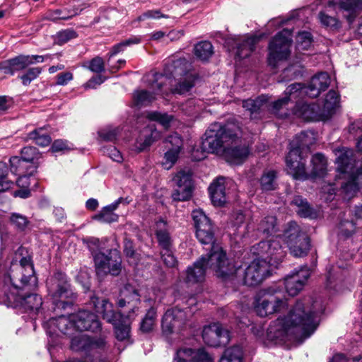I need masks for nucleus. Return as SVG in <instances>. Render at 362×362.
I'll return each instance as SVG.
<instances>
[{"instance_id":"11","label":"nucleus","mask_w":362,"mask_h":362,"mask_svg":"<svg viewBox=\"0 0 362 362\" xmlns=\"http://www.w3.org/2000/svg\"><path fill=\"white\" fill-rule=\"evenodd\" d=\"M281 238L276 237L275 239L261 241L252 247V252L262 261H266L269 267H276L286 255L281 245Z\"/></svg>"},{"instance_id":"45","label":"nucleus","mask_w":362,"mask_h":362,"mask_svg":"<svg viewBox=\"0 0 362 362\" xmlns=\"http://www.w3.org/2000/svg\"><path fill=\"white\" fill-rule=\"evenodd\" d=\"M157 317L156 309L151 307L146 313L144 317L141 322L140 329L143 332H151L155 325Z\"/></svg>"},{"instance_id":"39","label":"nucleus","mask_w":362,"mask_h":362,"mask_svg":"<svg viewBox=\"0 0 362 362\" xmlns=\"http://www.w3.org/2000/svg\"><path fill=\"white\" fill-rule=\"evenodd\" d=\"M28 140H32L40 146H47L51 143V137L47 130L43 128L36 129L28 134Z\"/></svg>"},{"instance_id":"3","label":"nucleus","mask_w":362,"mask_h":362,"mask_svg":"<svg viewBox=\"0 0 362 362\" xmlns=\"http://www.w3.org/2000/svg\"><path fill=\"white\" fill-rule=\"evenodd\" d=\"M207 268L214 270L216 276L224 281L233 279L240 270V266L226 257L221 246L215 245L206 255H202L192 266L188 267L185 283L192 285L203 281Z\"/></svg>"},{"instance_id":"47","label":"nucleus","mask_w":362,"mask_h":362,"mask_svg":"<svg viewBox=\"0 0 362 362\" xmlns=\"http://www.w3.org/2000/svg\"><path fill=\"white\" fill-rule=\"evenodd\" d=\"M276 173L274 170L264 171L260 179L262 189L265 191L273 190L276 186Z\"/></svg>"},{"instance_id":"38","label":"nucleus","mask_w":362,"mask_h":362,"mask_svg":"<svg viewBox=\"0 0 362 362\" xmlns=\"http://www.w3.org/2000/svg\"><path fill=\"white\" fill-rule=\"evenodd\" d=\"M313 169L310 172V176L313 177H323L327 170V159L321 153H316L311 160Z\"/></svg>"},{"instance_id":"27","label":"nucleus","mask_w":362,"mask_h":362,"mask_svg":"<svg viewBox=\"0 0 362 362\" xmlns=\"http://www.w3.org/2000/svg\"><path fill=\"white\" fill-rule=\"evenodd\" d=\"M76 332L90 330L97 332L100 329V322L97 316L88 310H79L72 314Z\"/></svg>"},{"instance_id":"54","label":"nucleus","mask_w":362,"mask_h":362,"mask_svg":"<svg viewBox=\"0 0 362 362\" xmlns=\"http://www.w3.org/2000/svg\"><path fill=\"white\" fill-rule=\"evenodd\" d=\"M8 167L5 163L0 162V191H6L11 187L13 182L8 180Z\"/></svg>"},{"instance_id":"7","label":"nucleus","mask_w":362,"mask_h":362,"mask_svg":"<svg viewBox=\"0 0 362 362\" xmlns=\"http://www.w3.org/2000/svg\"><path fill=\"white\" fill-rule=\"evenodd\" d=\"M235 131H239V126L235 123L228 122L222 125L216 122L211 124L202 141L203 151L223 155L229 141L235 136Z\"/></svg>"},{"instance_id":"12","label":"nucleus","mask_w":362,"mask_h":362,"mask_svg":"<svg viewBox=\"0 0 362 362\" xmlns=\"http://www.w3.org/2000/svg\"><path fill=\"white\" fill-rule=\"evenodd\" d=\"M291 254L296 257H303L307 255L310 244L308 236L300 231L296 223H291L283 234Z\"/></svg>"},{"instance_id":"49","label":"nucleus","mask_w":362,"mask_h":362,"mask_svg":"<svg viewBox=\"0 0 362 362\" xmlns=\"http://www.w3.org/2000/svg\"><path fill=\"white\" fill-rule=\"evenodd\" d=\"M141 42V38L138 36L131 37L112 47L110 52V57L117 54L118 53L123 52L124 49L130 45L139 44Z\"/></svg>"},{"instance_id":"20","label":"nucleus","mask_w":362,"mask_h":362,"mask_svg":"<svg viewBox=\"0 0 362 362\" xmlns=\"http://www.w3.org/2000/svg\"><path fill=\"white\" fill-rule=\"evenodd\" d=\"M239 131H235V136L230 139L226 148L224 149L223 156L226 160L231 164L239 165L243 163L249 155L250 151L247 146L242 144L239 139Z\"/></svg>"},{"instance_id":"6","label":"nucleus","mask_w":362,"mask_h":362,"mask_svg":"<svg viewBox=\"0 0 362 362\" xmlns=\"http://www.w3.org/2000/svg\"><path fill=\"white\" fill-rule=\"evenodd\" d=\"M314 143L312 132H302L290 142L289 152L286 158L288 173L296 180H306L309 175L305 171V163L301 153L308 151Z\"/></svg>"},{"instance_id":"16","label":"nucleus","mask_w":362,"mask_h":362,"mask_svg":"<svg viewBox=\"0 0 362 362\" xmlns=\"http://www.w3.org/2000/svg\"><path fill=\"white\" fill-rule=\"evenodd\" d=\"M186 313L177 308L168 309L164 314L161 327L163 334L169 337L173 333L181 334L187 327Z\"/></svg>"},{"instance_id":"59","label":"nucleus","mask_w":362,"mask_h":362,"mask_svg":"<svg viewBox=\"0 0 362 362\" xmlns=\"http://www.w3.org/2000/svg\"><path fill=\"white\" fill-rule=\"evenodd\" d=\"M118 134L117 128H107L99 131L100 138L105 141H113L117 139Z\"/></svg>"},{"instance_id":"21","label":"nucleus","mask_w":362,"mask_h":362,"mask_svg":"<svg viewBox=\"0 0 362 362\" xmlns=\"http://www.w3.org/2000/svg\"><path fill=\"white\" fill-rule=\"evenodd\" d=\"M306 87L304 88L301 83H293L288 86L285 90L286 96L279 99L272 104V112L279 117H286L289 115L286 106L292 98H297L302 93H305Z\"/></svg>"},{"instance_id":"53","label":"nucleus","mask_w":362,"mask_h":362,"mask_svg":"<svg viewBox=\"0 0 362 362\" xmlns=\"http://www.w3.org/2000/svg\"><path fill=\"white\" fill-rule=\"evenodd\" d=\"M119 216L109 211L107 209L103 207L101 211L94 216V219L98 220L102 223H111L118 221Z\"/></svg>"},{"instance_id":"1","label":"nucleus","mask_w":362,"mask_h":362,"mask_svg":"<svg viewBox=\"0 0 362 362\" xmlns=\"http://www.w3.org/2000/svg\"><path fill=\"white\" fill-rule=\"evenodd\" d=\"M4 281V302L8 305L20 306L25 312L35 314L39 312L42 305V298L36 293H21L23 291L30 293L37 288V278L29 255L22 257L19 264L12 263Z\"/></svg>"},{"instance_id":"28","label":"nucleus","mask_w":362,"mask_h":362,"mask_svg":"<svg viewBox=\"0 0 362 362\" xmlns=\"http://www.w3.org/2000/svg\"><path fill=\"white\" fill-rule=\"evenodd\" d=\"M154 74L148 79V86L152 91L149 90H136L134 93L133 100L136 106H144L151 104L156 98V95H163L166 89L161 87L158 89L156 82L153 81Z\"/></svg>"},{"instance_id":"19","label":"nucleus","mask_w":362,"mask_h":362,"mask_svg":"<svg viewBox=\"0 0 362 362\" xmlns=\"http://www.w3.org/2000/svg\"><path fill=\"white\" fill-rule=\"evenodd\" d=\"M270 274V267L266 261L257 258L253 260L245 269L244 274V284L253 286L260 284Z\"/></svg>"},{"instance_id":"44","label":"nucleus","mask_w":362,"mask_h":362,"mask_svg":"<svg viewBox=\"0 0 362 362\" xmlns=\"http://www.w3.org/2000/svg\"><path fill=\"white\" fill-rule=\"evenodd\" d=\"M243 359V351L240 346H232L224 351L220 359V362H241Z\"/></svg>"},{"instance_id":"13","label":"nucleus","mask_w":362,"mask_h":362,"mask_svg":"<svg viewBox=\"0 0 362 362\" xmlns=\"http://www.w3.org/2000/svg\"><path fill=\"white\" fill-rule=\"evenodd\" d=\"M260 298L257 300L255 311L258 315L265 317L284 309L287 303L280 291L269 288L260 293Z\"/></svg>"},{"instance_id":"29","label":"nucleus","mask_w":362,"mask_h":362,"mask_svg":"<svg viewBox=\"0 0 362 362\" xmlns=\"http://www.w3.org/2000/svg\"><path fill=\"white\" fill-rule=\"evenodd\" d=\"M90 303L95 308V311L109 323H115L119 318H122L121 313L115 312L113 305L105 299L100 300L99 298L94 296L90 298Z\"/></svg>"},{"instance_id":"17","label":"nucleus","mask_w":362,"mask_h":362,"mask_svg":"<svg viewBox=\"0 0 362 362\" xmlns=\"http://www.w3.org/2000/svg\"><path fill=\"white\" fill-rule=\"evenodd\" d=\"M194 227L196 228V237L202 245H211V248L215 243L214 228L211 220L201 209L194 210L192 213Z\"/></svg>"},{"instance_id":"22","label":"nucleus","mask_w":362,"mask_h":362,"mask_svg":"<svg viewBox=\"0 0 362 362\" xmlns=\"http://www.w3.org/2000/svg\"><path fill=\"white\" fill-rule=\"evenodd\" d=\"M310 276V271L307 266L294 269L284 279L286 292L291 296H295L303 288Z\"/></svg>"},{"instance_id":"8","label":"nucleus","mask_w":362,"mask_h":362,"mask_svg":"<svg viewBox=\"0 0 362 362\" xmlns=\"http://www.w3.org/2000/svg\"><path fill=\"white\" fill-rule=\"evenodd\" d=\"M326 4L325 10L321 11L318 14V19L321 25L330 29H336L339 26L337 18L330 16L327 11L337 8L346 12L344 16L351 23L356 16L362 10V0H324Z\"/></svg>"},{"instance_id":"40","label":"nucleus","mask_w":362,"mask_h":362,"mask_svg":"<svg viewBox=\"0 0 362 362\" xmlns=\"http://www.w3.org/2000/svg\"><path fill=\"white\" fill-rule=\"evenodd\" d=\"M195 56L202 61L208 60L214 54L213 46L209 41L197 43L194 48Z\"/></svg>"},{"instance_id":"64","label":"nucleus","mask_w":362,"mask_h":362,"mask_svg":"<svg viewBox=\"0 0 362 362\" xmlns=\"http://www.w3.org/2000/svg\"><path fill=\"white\" fill-rule=\"evenodd\" d=\"M103 153L107 154L114 161L119 163L122 160L121 153L115 146H110L104 148Z\"/></svg>"},{"instance_id":"46","label":"nucleus","mask_w":362,"mask_h":362,"mask_svg":"<svg viewBox=\"0 0 362 362\" xmlns=\"http://www.w3.org/2000/svg\"><path fill=\"white\" fill-rule=\"evenodd\" d=\"M146 117L151 121H156L158 122L165 129H168L170 127L171 122L173 120V115L167 113H161L157 111L148 112Z\"/></svg>"},{"instance_id":"5","label":"nucleus","mask_w":362,"mask_h":362,"mask_svg":"<svg viewBox=\"0 0 362 362\" xmlns=\"http://www.w3.org/2000/svg\"><path fill=\"white\" fill-rule=\"evenodd\" d=\"M172 78L177 80L173 91L178 94L189 92L194 86L198 78L197 74L191 70V65L185 59H178L165 64L164 73H155L153 81L156 82L158 89L165 88V93L171 86Z\"/></svg>"},{"instance_id":"36","label":"nucleus","mask_w":362,"mask_h":362,"mask_svg":"<svg viewBox=\"0 0 362 362\" xmlns=\"http://www.w3.org/2000/svg\"><path fill=\"white\" fill-rule=\"evenodd\" d=\"M165 226L166 223L162 220L156 223V235L161 251L173 249V240Z\"/></svg>"},{"instance_id":"41","label":"nucleus","mask_w":362,"mask_h":362,"mask_svg":"<svg viewBox=\"0 0 362 362\" xmlns=\"http://www.w3.org/2000/svg\"><path fill=\"white\" fill-rule=\"evenodd\" d=\"M276 218L273 216H265L259 223L257 230L263 235H272L277 230Z\"/></svg>"},{"instance_id":"35","label":"nucleus","mask_w":362,"mask_h":362,"mask_svg":"<svg viewBox=\"0 0 362 362\" xmlns=\"http://www.w3.org/2000/svg\"><path fill=\"white\" fill-rule=\"evenodd\" d=\"M262 35H250L237 44L236 56L240 59H244L250 55L254 51L256 44L260 40Z\"/></svg>"},{"instance_id":"24","label":"nucleus","mask_w":362,"mask_h":362,"mask_svg":"<svg viewBox=\"0 0 362 362\" xmlns=\"http://www.w3.org/2000/svg\"><path fill=\"white\" fill-rule=\"evenodd\" d=\"M173 181L175 183L172 194L173 200L184 202L189 199L192 195L191 175L185 171H180L175 175Z\"/></svg>"},{"instance_id":"43","label":"nucleus","mask_w":362,"mask_h":362,"mask_svg":"<svg viewBox=\"0 0 362 362\" xmlns=\"http://www.w3.org/2000/svg\"><path fill=\"white\" fill-rule=\"evenodd\" d=\"M267 99L266 96L262 95L255 100L248 99L243 101V107L248 110L251 116L257 113L266 104Z\"/></svg>"},{"instance_id":"15","label":"nucleus","mask_w":362,"mask_h":362,"mask_svg":"<svg viewBox=\"0 0 362 362\" xmlns=\"http://www.w3.org/2000/svg\"><path fill=\"white\" fill-rule=\"evenodd\" d=\"M106 342L104 337H90L86 334H78L71 337V349L75 351H84L95 356L104 352Z\"/></svg>"},{"instance_id":"32","label":"nucleus","mask_w":362,"mask_h":362,"mask_svg":"<svg viewBox=\"0 0 362 362\" xmlns=\"http://www.w3.org/2000/svg\"><path fill=\"white\" fill-rule=\"evenodd\" d=\"M224 183L225 178L219 177L209 187L211 199L215 206H221L226 202Z\"/></svg>"},{"instance_id":"55","label":"nucleus","mask_w":362,"mask_h":362,"mask_svg":"<svg viewBox=\"0 0 362 362\" xmlns=\"http://www.w3.org/2000/svg\"><path fill=\"white\" fill-rule=\"evenodd\" d=\"M29 59L28 55H18L11 59V65L16 71L23 70L30 65Z\"/></svg>"},{"instance_id":"61","label":"nucleus","mask_w":362,"mask_h":362,"mask_svg":"<svg viewBox=\"0 0 362 362\" xmlns=\"http://www.w3.org/2000/svg\"><path fill=\"white\" fill-rule=\"evenodd\" d=\"M25 163H32L36 158V148L31 146L24 147L21 150V156Z\"/></svg>"},{"instance_id":"18","label":"nucleus","mask_w":362,"mask_h":362,"mask_svg":"<svg viewBox=\"0 0 362 362\" xmlns=\"http://www.w3.org/2000/svg\"><path fill=\"white\" fill-rule=\"evenodd\" d=\"M43 327L50 337L58 336L59 333L71 337L76 333L72 314L52 317L43 323Z\"/></svg>"},{"instance_id":"51","label":"nucleus","mask_w":362,"mask_h":362,"mask_svg":"<svg viewBox=\"0 0 362 362\" xmlns=\"http://www.w3.org/2000/svg\"><path fill=\"white\" fill-rule=\"evenodd\" d=\"M42 68L33 67L28 69L23 74L21 75L19 78L22 81L24 86H28L33 80L36 79L42 73Z\"/></svg>"},{"instance_id":"62","label":"nucleus","mask_w":362,"mask_h":362,"mask_svg":"<svg viewBox=\"0 0 362 362\" xmlns=\"http://www.w3.org/2000/svg\"><path fill=\"white\" fill-rule=\"evenodd\" d=\"M298 69L299 66L297 65H291L285 69L283 71V76L281 81L291 80L297 77L300 74Z\"/></svg>"},{"instance_id":"26","label":"nucleus","mask_w":362,"mask_h":362,"mask_svg":"<svg viewBox=\"0 0 362 362\" xmlns=\"http://www.w3.org/2000/svg\"><path fill=\"white\" fill-rule=\"evenodd\" d=\"M165 142L170 145L165 153L162 166L165 170H170L176 163L180 153L182 149L183 142L182 138L174 133L165 139Z\"/></svg>"},{"instance_id":"9","label":"nucleus","mask_w":362,"mask_h":362,"mask_svg":"<svg viewBox=\"0 0 362 362\" xmlns=\"http://www.w3.org/2000/svg\"><path fill=\"white\" fill-rule=\"evenodd\" d=\"M47 286L55 308L65 309L72 305L76 294L72 291L65 274L55 272L47 279Z\"/></svg>"},{"instance_id":"31","label":"nucleus","mask_w":362,"mask_h":362,"mask_svg":"<svg viewBox=\"0 0 362 362\" xmlns=\"http://www.w3.org/2000/svg\"><path fill=\"white\" fill-rule=\"evenodd\" d=\"M330 83V78L325 72L320 73L314 76L305 91L310 98L317 97L321 91L325 90Z\"/></svg>"},{"instance_id":"10","label":"nucleus","mask_w":362,"mask_h":362,"mask_svg":"<svg viewBox=\"0 0 362 362\" xmlns=\"http://www.w3.org/2000/svg\"><path fill=\"white\" fill-rule=\"evenodd\" d=\"M291 41V31L288 29H284L276 35L269 45V66L276 68L280 61L288 57Z\"/></svg>"},{"instance_id":"14","label":"nucleus","mask_w":362,"mask_h":362,"mask_svg":"<svg viewBox=\"0 0 362 362\" xmlns=\"http://www.w3.org/2000/svg\"><path fill=\"white\" fill-rule=\"evenodd\" d=\"M93 259L98 276H103L107 274L117 276L121 272V257L116 250H107V254L96 253Z\"/></svg>"},{"instance_id":"63","label":"nucleus","mask_w":362,"mask_h":362,"mask_svg":"<svg viewBox=\"0 0 362 362\" xmlns=\"http://www.w3.org/2000/svg\"><path fill=\"white\" fill-rule=\"evenodd\" d=\"M160 18H168V16L161 14L160 10H148L137 18L138 21H143L146 19H159Z\"/></svg>"},{"instance_id":"37","label":"nucleus","mask_w":362,"mask_h":362,"mask_svg":"<svg viewBox=\"0 0 362 362\" xmlns=\"http://www.w3.org/2000/svg\"><path fill=\"white\" fill-rule=\"evenodd\" d=\"M291 204L296 206V212L300 217L315 218L317 216V211L301 196H295Z\"/></svg>"},{"instance_id":"23","label":"nucleus","mask_w":362,"mask_h":362,"mask_svg":"<svg viewBox=\"0 0 362 362\" xmlns=\"http://www.w3.org/2000/svg\"><path fill=\"white\" fill-rule=\"evenodd\" d=\"M202 338L207 345L214 347L225 346L230 341L229 332L219 323H214L204 327Z\"/></svg>"},{"instance_id":"42","label":"nucleus","mask_w":362,"mask_h":362,"mask_svg":"<svg viewBox=\"0 0 362 362\" xmlns=\"http://www.w3.org/2000/svg\"><path fill=\"white\" fill-rule=\"evenodd\" d=\"M85 8L86 6H83L80 8H75L72 11H67L66 9H57L49 12L48 13L47 18L53 21H56L58 20H67L74 16L79 14Z\"/></svg>"},{"instance_id":"33","label":"nucleus","mask_w":362,"mask_h":362,"mask_svg":"<svg viewBox=\"0 0 362 362\" xmlns=\"http://www.w3.org/2000/svg\"><path fill=\"white\" fill-rule=\"evenodd\" d=\"M339 94L335 90H329L325 98L320 116L325 119L329 118L339 107Z\"/></svg>"},{"instance_id":"2","label":"nucleus","mask_w":362,"mask_h":362,"mask_svg":"<svg viewBox=\"0 0 362 362\" xmlns=\"http://www.w3.org/2000/svg\"><path fill=\"white\" fill-rule=\"evenodd\" d=\"M318 325L319 316L315 305L310 298H305L297 301L286 317L272 322L267 329V336L272 340L281 339L291 332L300 333L308 338Z\"/></svg>"},{"instance_id":"4","label":"nucleus","mask_w":362,"mask_h":362,"mask_svg":"<svg viewBox=\"0 0 362 362\" xmlns=\"http://www.w3.org/2000/svg\"><path fill=\"white\" fill-rule=\"evenodd\" d=\"M335 186L340 180V191L344 199L354 197L362 187V159L356 160L353 149L342 148L337 151Z\"/></svg>"},{"instance_id":"56","label":"nucleus","mask_w":362,"mask_h":362,"mask_svg":"<svg viewBox=\"0 0 362 362\" xmlns=\"http://www.w3.org/2000/svg\"><path fill=\"white\" fill-rule=\"evenodd\" d=\"M83 66L88 69L92 72L99 74V73L104 71L105 62L101 57H96L92 59L88 62V65L83 64Z\"/></svg>"},{"instance_id":"50","label":"nucleus","mask_w":362,"mask_h":362,"mask_svg":"<svg viewBox=\"0 0 362 362\" xmlns=\"http://www.w3.org/2000/svg\"><path fill=\"white\" fill-rule=\"evenodd\" d=\"M91 254L94 256L96 253L103 252L102 250H104V241L97 238L89 237L83 240Z\"/></svg>"},{"instance_id":"52","label":"nucleus","mask_w":362,"mask_h":362,"mask_svg":"<svg viewBox=\"0 0 362 362\" xmlns=\"http://www.w3.org/2000/svg\"><path fill=\"white\" fill-rule=\"evenodd\" d=\"M297 49L298 50H306L312 44V36L309 32L299 33L296 37Z\"/></svg>"},{"instance_id":"34","label":"nucleus","mask_w":362,"mask_h":362,"mask_svg":"<svg viewBox=\"0 0 362 362\" xmlns=\"http://www.w3.org/2000/svg\"><path fill=\"white\" fill-rule=\"evenodd\" d=\"M318 109L317 105L314 103H298L293 110V113L298 117L309 121L316 119L317 116H320Z\"/></svg>"},{"instance_id":"58","label":"nucleus","mask_w":362,"mask_h":362,"mask_svg":"<svg viewBox=\"0 0 362 362\" xmlns=\"http://www.w3.org/2000/svg\"><path fill=\"white\" fill-rule=\"evenodd\" d=\"M76 33L74 30L66 29L62 31L59 32L56 35V42L62 45L66 43L71 39L76 37Z\"/></svg>"},{"instance_id":"30","label":"nucleus","mask_w":362,"mask_h":362,"mask_svg":"<svg viewBox=\"0 0 362 362\" xmlns=\"http://www.w3.org/2000/svg\"><path fill=\"white\" fill-rule=\"evenodd\" d=\"M160 136V132L157 131L154 125H148L136 139L134 144L136 151L141 152L147 149Z\"/></svg>"},{"instance_id":"60","label":"nucleus","mask_w":362,"mask_h":362,"mask_svg":"<svg viewBox=\"0 0 362 362\" xmlns=\"http://www.w3.org/2000/svg\"><path fill=\"white\" fill-rule=\"evenodd\" d=\"M161 257L163 263L168 267H175L177 264V261L173 255V249L169 251H160Z\"/></svg>"},{"instance_id":"57","label":"nucleus","mask_w":362,"mask_h":362,"mask_svg":"<svg viewBox=\"0 0 362 362\" xmlns=\"http://www.w3.org/2000/svg\"><path fill=\"white\" fill-rule=\"evenodd\" d=\"M10 221L18 230H23L29 223L25 216L17 213L11 214Z\"/></svg>"},{"instance_id":"48","label":"nucleus","mask_w":362,"mask_h":362,"mask_svg":"<svg viewBox=\"0 0 362 362\" xmlns=\"http://www.w3.org/2000/svg\"><path fill=\"white\" fill-rule=\"evenodd\" d=\"M115 327L116 338L119 341H124L129 337L130 327L129 325L123 322V317L115 323H112Z\"/></svg>"},{"instance_id":"25","label":"nucleus","mask_w":362,"mask_h":362,"mask_svg":"<svg viewBox=\"0 0 362 362\" xmlns=\"http://www.w3.org/2000/svg\"><path fill=\"white\" fill-rule=\"evenodd\" d=\"M177 362H214L211 355L204 348H192L183 346L176 351Z\"/></svg>"}]
</instances>
